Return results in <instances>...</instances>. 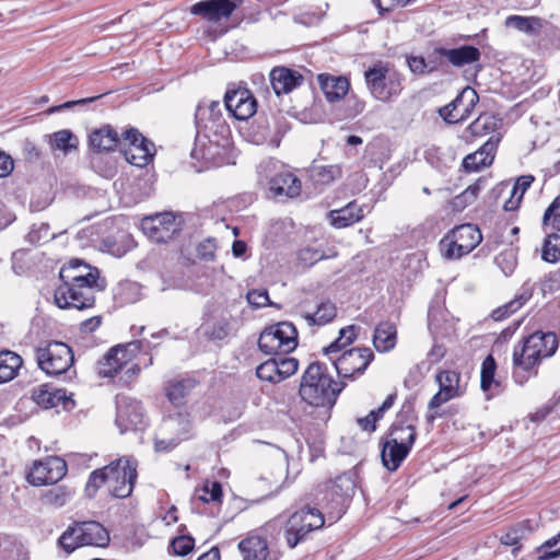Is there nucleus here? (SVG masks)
Returning a JSON list of instances; mask_svg holds the SVG:
<instances>
[{"mask_svg":"<svg viewBox=\"0 0 560 560\" xmlns=\"http://www.w3.org/2000/svg\"><path fill=\"white\" fill-rule=\"evenodd\" d=\"M61 283L56 288L54 300L59 308L86 310L95 304L100 271L80 259H71L59 271Z\"/></svg>","mask_w":560,"mask_h":560,"instance_id":"1","label":"nucleus"},{"mask_svg":"<svg viewBox=\"0 0 560 560\" xmlns=\"http://www.w3.org/2000/svg\"><path fill=\"white\" fill-rule=\"evenodd\" d=\"M559 348V338L552 331L536 330L524 336L512 352V378L524 386L539 374L541 363L553 357Z\"/></svg>","mask_w":560,"mask_h":560,"instance_id":"2","label":"nucleus"},{"mask_svg":"<svg viewBox=\"0 0 560 560\" xmlns=\"http://www.w3.org/2000/svg\"><path fill=\"white\" fill-rule=\"evenodd\" d=\"M138 479V460L120 456L107 465L90 472L84 486V494L94 499L101 489L115 499L131 497Z\"/></svg>","mask_w":560,"mask_h":560,"instance_id":"3","label":"nucleus"},{"mask_svg":"<svg viewBox=\"0 0 560 560\" xmlns=\"http://www.w3.org/2000/svg\"><path fill=\"white\" fill-rule=\"evenodd\" d=\"M141 342L131 341L109 348L95 364L96 374L101 378L114 380L119 376V384L130 387L141 372Z\"/></svg>","mask_w":560,"mask_h":560,"instance_id":"4","label":"nucleus"},{"mask_svg":"<svg viewBox=\"0 0 560 560\" xmlns=\"http://www.w3.org/2000/svg\"><path fill=\"white\" fill-rule=\"evenodd\" d=\"M346 386V382L334 380L325 363L315 361L302 374L299 395L310 406L331 407Z\"/></svg>","mask_w":560,"mask_h":560,"instance_id":"5","label":"nucleus"},{"mask_svg":"<svg viewBox=\"0 0 560 560\" xmlns=\"http://www.w3.org/2000/svg\"><path fill=\"white\" fill-rule=\"evenodd\" d=\"M365 88L370 96L381 103L396 101L405 91L406 74L393 61L375 60L363 71Z\"/></svg>","mask_w":560,"mask_h":560,"instance_id":"6","label":"nucleus"},{"mask_svg":"<svg viewBox=\"0 0 560 560\" xmlns=\"http://www.w3.org/2000/svg\"><path fill=\"white\" fill-rule=\"evenodd\" d=\"M439 390L428 401L429 412L425 420L433 423L435 419L442 418L444 413L439 409L444 404L464 396L467 392V383L463 382L462 373L453 369H439L434 375Z\"/></svg>","mask_w":560,"mask_h":560,"instance_id":"7","label":"nucleus"},{"mask_svg":"<svg viewBox=\"0 0 560 560\" xmlns=\"http://www.w3.org/2000/svg\"><path fill=\"white\" fill-rule=\"evenodd\" d=\"M58 542L67 553H71L84 546H107L109 533L96 521L75 522L61 534Z\"/></svg>","mask_w":560,"mask_h":560,"instance_id":"8","label":"nucleus"},{"mask_svg":"<svg viewBox=\"0 0 560 560\" xmlns=\"http://www.w3.org/2000/svg\"><path fill=\"white\" fill-rule=\"evenodd\" d=\"M482 242L480 229L472 223L456 225L440 241L442 256L448 260H457L470 254Z\"/></svg>","mask_w":560,"mask_h":560,"instance_id":"9","label":"nucleus"},{"mask_svg":"<svg viewBox=\"0 0 560 560\" xmlns=\"http://www.w3.org/2000/svg\"><path fill=\"white\" fill-rule=\"evenodd\" d=\"M37 366L48 376L68 373L74 364V353L66 342L50 340L35 348Z\"/></svg>","mask_w":560,"mask_h":560,"instance_id":"10","label":"nucleus"},{"mask_svg":"<svg viewBox=\"0 0 560 560\" xmlns=\"http://www.w3.org/2000/svg\"><path fill=\"white\" fill-rule=\"evenodd\" d=\"M298 329L292 323L280 322L260 332L258 348L267 355L287 357L298 347Z\"/></svg>","mask_w":560,"mask_h":560,"instance_id":"11","label":"nucleus"},{"mask_svg":"<svg viewBox=\"0 0 560 560\" xmlns=\"http://www.w3.org/2000/svg\"><path fill=\"white\" fill-rule=\"evenodd\" d=\"M325 517L320 510L305 505L288 518L284 527V538L290 548L303 542L311 532L320 529Z\"/></svg>","mask_w":560,"mask_h":560,"instance_id":"12","label":"nucleus"},{"mask_svg":"<svg viewBox=\"0 0 560 560\" xmlns=\"http://www.w3.org/2000/svg\"><path fill=\"white\" fill-rule=\"evenodd\" d=\"M374 358L375 355L369 347H354L345 350L337 358H330V360L337 371L339 382H346L361 377Z\"/></svg>","mask_w":560,"mask_h":560,"instance_id":"13","label":"nucleus"},{"mask_svg":"<svg viewBox=\"0 0 560 560\" xmlns=\"http://www.w3.org/2000/svg\"><path fill=\"white\" fill-rule=\"evenodd\" d=\"M120 151L126 161L137 167H145L154 158L155 145L137 128L129 127L121 132Z\"/></svg>","mask_w":560,"mask_h":560,"instance_id":"14","label":"nucleus"},{"mask_svg":"<svg viewBox=\"0 0 560 560\" xmlns=\"http://www.w3.org/2000/svg\"><path fill=\"white\" fill-rule=\"evenodd\" d=\"M68 471L67 463L59 456H46L33 462L26 472V480L34 487L56 485Z\"/></svg>","mask_w":560,"mask_h":560,"instance_id":"15","label":"nucleus"},{"mask_svg":"<svg viewBox=\"0 0 560 560\" xmlns=\"http://www.w3.org/2000/svg\"><path fill=\"white\" fill-rule=\"evenodd\" d=\"M142 232L155 243H167L177 235L182 228L173 212L155 213L144 217L140 222Z\"/></svg>","mask_w":560,"mask_h":560,"instance_id":"16","label":"nucleus"},{"mask_svg":"<svg viewBox=\"0 0 560 560\" xmlns=\"http://www.w3.org/2000/svg\"><path fill=\"white\" fill-rule=\"evenodd\" d=\"M242 560H277L276 553L270 549L266 527L249 530L237 544Z\"/></svg>","mask_w":560,"mask_h":560,"instance_id":"17","label":"nucleus"},{"mask_svg":"<svg viewBox=\"0 0 560 560\" xmlns=\"http://www.w3.org/2000/svg\"><path fill=\"white\" fill-rule=\"evenodd\" d=\"M478 102L476 90L465 86L452 102L439 109V115L447 124H458L471 116Z\"/></svg>","mask_w":560,"mask_h":560,"instance_id":"18","label":"nucleus"},{"mask_svg":"<svg viewBox=\"0 0 560 560\" xmlns=\"http://www.w3.org/2000/svg\"><path fill=\"white\" fill-rule=\"evenodd\" d=\"M228 112L237 120H247L257 112V100L250 90L244 86L229 88L224 94Z\"/></svg>","mask_w":560,"mask_h":560,"instance_id":"19","label":"nucleus"},{"mask_svg":"<svg viewBox=\"0 0 560 560\" xmlns=\"http://www.w3.org/2000/svg\"><path fill=\"white\" fill-rule=\"evenodd\" d=\"M299 361L295 358L271 355L256 368V376L270 384H278L296 373Z\"/></svg>","mask_w":560,"mask_h":560,"instance_id":"20","label":"nucleus"},{"mask_svg":"<svg viewBox=\"0 0 560 560\" xmlns=\"http://www.w3.org/2000/svg\"><path fill=\"white\" fill-rule=\"evenodd\" d=\"M243 2L244 0H201L194 3L189 11L208 22L218 23L230 19Z\"/></svg>","mask_w":560,"mask_h":560,"instance_id":"21","label":"nucleus"},{"mask_svg":"<svg viewBox=\"0 0 560 560\" xmlns=\"http://www.w3.org/2000/svg\"><path fill=\"white\" fill-rule=\"evenodd\" d=\"M228 151L226 144L206 138L196 141L191 156L205 168L219 167L226 162Z\"/></svg>","mask_w":560,"mask_h":560,"instance_id":"22","label":"nucleus"},{"mask_svg":"<svg viewBox=\"0 0 560 560\" xmlns=\"http://www.w3.org/2000/svg\"><path fill=\"white\" fill-rule=\"evenodd\" d=\"M31 399L43 409H55L61 406L68 410L74 406V400L65 388H57L49 383L35 386L31 392Z\"/></svg>","mask_w":560,"mask_h":560,"instance_id":"23","label":"nucleus"},{"mask_svg":"<svg viewBox=\"0 0 560 560\" xmlns=\"http://www.w3.org/2000/svg\"><path fill=\"white\" fill-rule=\"evenodd\" d=\"M116 406V423L121 431L137 430L143 424L144 410L139 400L121 396L117 398Z\"/></svg>","mask_w":560,"mask_h":560,"instance_id":"24","label":"nucleus"},{"mask_svg":"<svg viewBox=\"0 0 560 560\" xmlns=\"http://www.w3.org/2000/svg\"><path fill=\"white\" fill-rule=\"evenodd\" d=\"M268 191L273 198H295L301 195L302 182L289 170H281L267 180Z\"/></svg>","mask_w":560,"mask_h":560,"instance_id":"25","label":"nucleus"},{"mask_svg":"<svg viewBox=\"0 0 560 560\" xmlns=\"http://www.w3.org/2000/svg\"><path fill=\"white\" fill-rule=\"evenodd\" d=\"M195 121L197 127L203 131H217L218 129L229 131L220 101L200 102L195 112Z\"/></svg>","mask_w":560,"mask_h":560,"instance_id":"26","label":"nucleus"},{"mask_svg":"<svg viewBox=\"0 0 560 560\" xmlns=\"http://www.w3.org/2000/svg\"><path fill=\"white\" fill-rule=\"evenodd\" d=\"M506 384L504 377L498 373V363L493 354L489 353L481 362L480 366V389L487 398L501 395L505 390Z\"/></svg>","mask_w":560,"mask_h":560,"instance_id":"27","label":"nucleus"},{"mask_svg":"<svg viewBox=\"0 0 560 560\" xmlns=\"http://www.w3.org/2000/svg\"><path fill=\"white\" fill-rule=\"evenodd\" d=\"M500 140V135H492L477 151L463 159L462 167L471 173L490 166L493 163Z\"/></svg>","mask_w":560,"mask_h":560,"instance_id":"28","label":"nucleus"},{"mask_svg":"<svg viewBox=\"0 0 560 560\" xmlns=\"http://www.w3.org/2000/svg\"><path fill=\"white\" fill-rule=\"evenodd\" d=\"M269 79L277 95L291 93L304 81L302 73L287 67H275L270 71Z\"/></svg>","mask_w":560,"mask_h":560,"instance_id":"29","label":"nucleus"},{"mask_svg":"<svg viewBox=\"0 0 560 560\" xmlns=\"http://www.w3.org/2000/svg\"><path fill=\"white\" fill-rule=\"evenodd\" d=\"M502 120L493 114L482 113L464 131L463 139L472 143L477 139L494 133L501 128Z\"/></svg>","mask_w":560,"mask_h":560,"instance_id":"30","label":"nucleus"},{"mask_svg":"<svg viewBox=\"0 0 560 560\" xmlns=\"http://www.w3.org/2000/svg\"><path fill=\"white\" fill-rule=\"evenodd\" d=\"M317 82L329 103H336L345 98L350 90V80L345 75H332L330 73H319Z\"/></svg>","mask_w":560,"mask_h":560,"instance_id":"31","label":"nucleus"},{"mask_svg":"<svg viewBox=\"0 0 560 560\" xmlns=\"http://www.w3.org/2000/svg\"><path fill=\"white\" fill-rule=\"evenodd\" d=\"M534 530L532 520H522L509 526L504 534L500 536L499 541L505 547H512V555L516 557L523 549L522 541L532 535Z\"/></svg>","mask_w":560,"mask_h":560,"instance_id":"32","label":"nucleus"},{"mask_svg":"<svg viewBox=\"0 0 560 560\" xmlns=\"http://www.w3.org/2000/svg\"><path fill=\"white\" fill-rule=\"evenodd\" d=\"M122 137L110 125H103L89 135V143L96 152H110L120 149Z\"/></svg>","mask_w":560,"mask_h":560,"instance_id":"33","label":"nucleus"},{"mask_svg":"<svg viewBox=\"0 0 560 560\" xmlns=\"http://www.w3.org/2000/svg\"><path fill=\"white\" fill-rule=\"evenodd\" d=\"M381 459L389 471H396L409 455L411 448L381 438Z\"/></svg>","mask_w":560,"mask_h":560,"instance_id":"34","label":"nucleus"},{"mask_svg":"<svg viewBox=\"0 0 560 560\" xmlns=\"http://www.w3.org/2000/svg\"><path fill=\"white\" fill-rule=\"evenodd\" d=\"M197 384L198 382L191 377L170 380L164 387L167 400L174 407L184 406L187 401V397Z\"/></svg>","mask_w":560,"mask_h":560,"instance_id":"35","label":"nucleus"},{"mask_svg":"<svg viewBox=\"0 0 560 560\" xmlns=\"http://www.w3.org/2000/svg\"><path fill=\"white\" fill-rule=\"evenodd\" d=\"M397 327L394 323L384 320L376 325L373 332V346L380 353L392 351L397 345Z\"/></svg>","mask_w":560,"mask_h":560,"instance_id":"36","label":"nucleus"},{"mask_svg":"<svg viewBox=\"0 0 560 560\" xmlns=\"http://www.w3.org/2000/svg\"><path fill=\"white\" fill-rule=\"evenodd\" d=\"M330 223L337 229L348 228L364 218V210L355 201H350L340 209L330 210Z\"/></svg>","mask_w":560,"mask_h":560,"instance_id":"37","label":"nucleus"},{"mask_svg":"<svg viewBox=\"0 0 560 560\" xmlns=\"http://www.w3.org/2000/svg\"><path fill=\"white\" fill-rule=\"evenodd\" d=\"M383 438L412 448L417 439V429L413 423L404 421L398 417Z\"/></svg>","mask_w":560,"mask_h":560,"instance_id":"38","label":"nucleus"},{"mask_svg":"<svg viewBox=\"0 0 560 560\" xmlns=\"http://www.w3.org/2000/svg\"><path fill=\"white\" fill-rule=\"evenodd\" d=\"M492 195L495 201L502 200V208L504 211H516L523 200L525 191L517 190L512 194L510 182H500L492 188Z\"/></svg>","mask_w":560,"mask_h":560,"instance_id":"39","label":"nucleus"},{"mask_svg":"<svg viewBox=\"0 0 560 560\" xmlns=\"http://www.w3.org/2000/svg\"><path fill=\"white\" fill-rule=\"evenodd\" d=\"M23 365L20 354L11 350L0 351V384L14 380Z\"/></svg>","mask_w":560,"mask_h":560,"instance_id":"40","label":"nucleus"},{"mask_svg":"<svg viewBox=\"0 0 560 560\" xmlns=\"http://www.w3.org/2000/svg\"><path fill=\"white\" fill-rule=\"evenodd\" d=\"M447 62L456 68H462L478 62L481 57L479 48L472 45H463L457 48H447Z\"/></svg>","mask_w":560,"mask_h":560,"instance_id":"41","label":"nucleus"},{"mask_svg":"<svg viewBox=\"0 0 560 560\" xmlns=\"http://www.w3.org/2000/svg\"><path fill=\"white\" fill-rule=\"evenodd\" d=\"M337 312L336 304L330 300H325L317 305L315 312L305 313L303 318L310 326H325L337 317Z\"/></svg>","mask_w":560,"mask_h":560,"instance_id":"42","label":"nucleus"},{"mask_svg":"<svg viewBox=\"0 0 560 560\" xmlns=\"http://www.w3.org/2000/svg\"><path fill=\"white\" fill-rule=\"evenodd\" d=\"M505 25L533 36L541 32L544 21L538 16L510 15L505 20Z\"/></svg>","mask_w":560,"mask_h":560,"instance_id":"43","label":"nucleus"},{"mask_svg":"<svg viewBox=\"0 0 560 560\" xmlns=\"http://www.w3.org/2000/svg\"><path fill=\"white\" fill-rule=\"evenodd\" d=\"M360 327L355 325H349L339 330V337L334 340L330 345L324 348L325 354H332L340 352L343 348L350 346L358 338Z\"/></svg>","mask_w":560,"mask_h":560,"instance_id":"44","label":"nucleus"},{"mask_svg":"<svg viewBox=\"0 0 560 560\" xmlns=\"http://www.w3.org/2000/svg\"><path fill=\"white\" fill-rule=\"evenodd\" d=\"M196 494L205 503H221L223 497L222 485L217 480H206L202 487L196 490Z\"/></svg>","mask_w":560,"mask_h":560,"instance_id":"45","label":"nucleus"},{"mask_svg":"<svg viewBox=\"0 0 560 560\" xmlns=\"http://www.w3.org/2000/svg\"><path fill=\"white\" fill-rule=\"evenodd\" d=\"M532 298V292L528 290L523 291L521 294L516 295L515 299L504 304L503 306L494 310L492 312V317L495 320H501L512 315L516 311H518L529 299Z\"/></svg>","mask_w":560,"mask_h":560,"instance_id":"46","label":"nucleus"},{"mask_svg":"<svg viewBox=\"0 0 560 560\" xmlns=\"http://www.w3.org/2000/svg\"><path fill=\"white\" fill-rule=\"evenodd\" d=\"M542 260L556 264L560 260V235L557 233L548 234L541 248Z\"/></svg>","mask_w":560,"mask_h":560,"instance_id":"47","label":"nucleus"},{"mask_svg":"<svg viewBox=\"0 0 560 560\" xmlns=\"http://www.w3.org/2000/svg\"><path fill=\"white\" fill-rule=\"evenodd\" d=\"M28 551L26 547L15 539L4 541L0 549V560H28Z\"/></svg>","mask_w":560,"mask_h":560,"instance_id":"48","label":"nucleus"},{"mask_svg":"<svg viewBox=\"0 0 560 560\" xmlns=\"http://www.w3.org/2000/svg\"><path fill=\"white\" fill-rule=\"evenodd\" d=\"M483 182L482 178H479L474 184L469 185L462 194L457 195L452 200L454 209L463 210L468 205L472 203L477 199Z\"/></svg>","mask_w":560,"mask_h":560,"instance_id":"49","label":"nucleus"},{"mask_svg":"<svg viewBox=\"0 0 560 560\" xmlns=\"http://www.w3.org/2000/svg\"><path fill=\"white\" fill-rule=\"evenodd\" d=\"M447 57V48L445 47L438 46L430 50L427 55L429 74L443 69L448 63Z\"/></svg>","mask_w":560,"mask_h":560,"instance_id":"50","label":"nucleus"},{"mask_svg":"<svg viewBox=\"0 0 560 560\" xmlns=\"http://www.w3.org/2000/svg\"><path fill=\"white\" fill-rule=\"evenodd\" d=\"M559 542L560 532L536 548L537 560H555L560 558V547L558 550H552Z\"/></svg>","mask_w":560,"mask_h":560,"instance_id":"51","label":"nucleus"},{"mask_svg":"<svg viewBox=\"0 0 560 560\" xmlns=\"http://www.w3.org/2000/svg\"><path fill=\"white\" fill-rule=\"evenodd\" d=\"M205 336L209 340H223L230 331V323L226 319H220L208 323L203 326Z\"/></svg>","mask_w":560,"mask_h":560,"instance_id":"52","label":"nucleus"},{"mask_svg":"<svg viewBox=\"0 0 560 560\" xmlns=\"http://www.w3.org/2000/svg\"><path fill=\"white\" fill-rule=\"evenodd\" d=\"M542 224L560 232V195L545 210Z\"/></svg>","mask_w":560,"mask_h":560,"instance_id":"53","label":"nucleus"},{"mask_svg":"<svg viewBox=\"0 0 560 560\" xmlns=\"http://www.w3.org/2000/svg\"><path fill=\"white\" fill-rule=\"evenodd\" d=\"M170 548L176 556H187L195 548V539L190 535H179L170 542Z\"/></svg>","mask_w":560,"mask_h":560,"instance_id":"54","label":"nucleus"},{"mask_svg":"<svg viewBox=\"0 0 560 560\" xmlns=\"http://www.w3.org/2000/svg\"><path fill=\"white\" fill-rule=\"evenodd\" d=\"M70 494H71V492L66 487H58V488L48 490L43 495V501L48 505L59 508V506H62L66 504Z\"/></svg>","mask_w":560,"mask_h":560,"instance_id":"55","label":"nucleus"},{"mask_svg":"<svg viewBox=\"0 0 560 560\" xmlns=\"http://www.w3.org/2000/svg\"><path fill=\"white\" fill-rule=\"evenodd\" d=\"M325 257L326 255L322 249L313 248L310 246L301 248L298 253L299 261L306 267L313 266Z\"/></svg>","mask_w":560,"mask_h":560,"instance_id":"56","label":"nucleus"},{"mask_svg":"<svg viewBox=\"0 0 560 560\" xmlns=\"http://www.w3.org/2000/svg\"><path fill=\"white\" fill-rule=\"evenodd\" d=\"M339 174V170L336 166H314L312 170L313 178L320 184L331 183Z\"/></svg>","mask_w":560,"mask_h":560,"instance_id":"57","label":"nucleus"},{"mask_svg":"<svg viewBox=\"0 0 560 560\" xmlns=\"http://www.w3.org/2000/svg\"><path fill=\"white\" fill-rule=\"evenodd\" d=\"M75 138L70 130L63 129L52 135V143L55 148L63 151H68L71 148H75Z\"/></svg>","mask_w":560,"mask_h":560,"instance_id":"58","label":"nucleus"},{"mask_svg":"<svg viewBox=\"0 0 560 560\" xmlns=\"http://www.w3.org/2000/svg\"><path fill=\"white\" fill-rule=\"evenodd\" d=\"M406 63L409 70L416 75L429 74L427 57L408 55L406 56Z\"/></svg>","mask_w":560,"mask_h":560,"instance_id":"59","label":"nucleus"},{"mask_svg":"<svg viewBox=\"0 0 560 560\" xmlns=\"http://www.w3.org/2000/svg\"><path fill=\"white\" fill-rule=\"evenodd\" d=\"M246 299L247 302L256 308L265 307L270 303L268 291L265 289L249 290L247 292Z\"/></svg>","mask_w":560,"mask_h":560,"instance_id":"60","label":"nucleus"},{"mask_svg":"<svg viewBox=\"0 0 560 560\" xmlns=\"http://www.w3.org/2000/svg\"><path fill=\"white\" fill-rule=\"evenodd\" d=\"M382 419L383 418L378 413H376L375 410H371L369 412V415H366L365 417L358 418L357 419V424L359 425V428L362 431L368 432L369 434H371L374 431H376L377 422L380 420H382Z\"/></svg>","mask_w":560,"mask_h":560,"instance_id":"61","label":"nucleus"},{"mask_svg":"<svg viewBox=\"0 0 560 560\" xmlns=\"http://www.w3.org/2000/svg\"><path fill=\"white\" fill-rule=\"evenodd\" d=\"M215 249L217 246L213 240H207L198 246L200 257L206 260H213L215 258Z\"/></svg>","mask_w":560,"mask_h":560,"instance_id":"62","label":"nucleus"},{"mask_svg":"<svg viewBox=\"0 0 560 560\" xmlns=\"http://www.w3.org/2000/svg\"><path fill=\"white\" fill-rule=\"evenodd\" d=\"M103 317L101 315L92 316L80 324V330L84 334L94 332L102 325Z\"/></svg>","mask_w":560,"mask_h":560,"instance_id":"63","label":"nucleus"},{"mask_svg":"<svg viewBox=\"0 0 560 560\" xmlns=\"http://www.w3.org/2000/svg\"><path fill=\"white\" fill-rule=\"evenodd\" d=\"M535 180V177L533 175H522V176H518L515 180V183L513 185H511L512 187V194H516L515 191L517 190H522V191H527L529 189V187L532 186V184L534 183Z\"/></svg>","mask_w":560,"mask_h":560,"instance_id":"64","label":"nucleus"}]
</instances>
